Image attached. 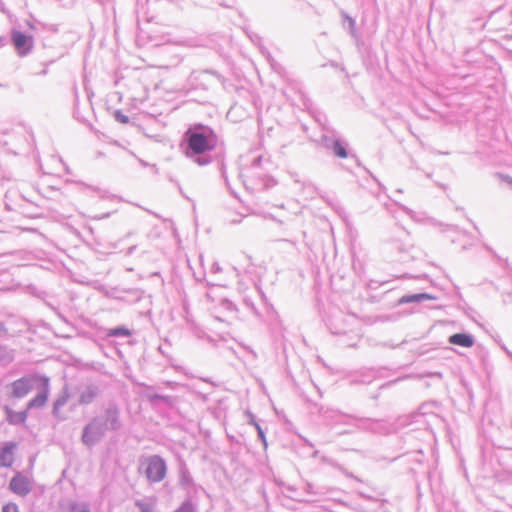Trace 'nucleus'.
<instances>
[{"mask_svg": "<svg viewBox=\"0 0 512 512\" xmlns=\"http://www.w3.org/2000/svg\"><path fill=\"white\" fill-rule=\"evenodd\" d=\"M95 417L101 421L107 432H118L123 427L121 409L115 401L108 402L102 413Z\"/></svg>", "mask_w": 512, "mask_h": 512, "instance_id": "f03ea898", "label": "nucleus"}, {"mask_svg": "<svg viewBox=\"0 0 512 512\" xmlns=\"http://www.w3.org/2000/svg\"><path fill=\"white\" fill-rule=\"evenodd\" d=\"M243 301H244V304H245L248 308H250V309H251L255 314H258V312H257V310H256V308H255V306H254V303H253V301H252L250 298L245 297V298L243 299Z\"/></svg>", "mask_w": 512, "mask_h": 512, "instance_id": "c756f323", "label": "nucleus"}, {"mask_svg": "<svg viewBox=\"0 0 512 512\" xmlns=\"http://www.w3.org/2000/svg\"><path fill=\"white\" fill-rule=\"evenodd\" d=\"M69 397L68 387L64 386L61 395L56 398L53 404L56 408H62L68 402Z\"/></svg>", "mask_w": 512, "mask_h": 512, "instance_id": "412c9836", "label": "nucleus"}, {"mask_svg": "<svg viewBox=\"0 0 512 512\" xmlns=\"http://www.w3.org/2000/svg\"><path fill=\"white\" fill-rule=\"evenodd\" d=\"M433 375H436V376H439V377H440V376H441V373L436 372V373H434Z\"/></svg>", "mask_w": 512, "mask_h": 512, "instance_id": "c03bdc74", "label": "nucleus"}, {"mask_svg": "<svg viewBox=\"0 0 512 512\" xmlns=\"http://www.w3.org/2000/svg\"><path fill=\"white\" fill-rule=\"evenodd\" d=\"M511 486H512V481H511Z\"/></svg>", "mask_w": 512, "mask_h": 512, "instance_id": "8fccbe9b", "label": "nucleus"}, {"mask_svg": "<svg viewBox=\"0 0 512 512\" xmlns=\"http://www.w3.org/2000/svg\"><path fill=\"white\" fill-rule=\"evenodd\" d=\"M5 414H6V420L11 425H20L24 424L28 417V410L27 408L23 411L16 412L13 409H11L9 406L4 407Z\"/></svg>", "mask_w": 512, "mask_h": 512, "instance_id": "4468645a", "label": "nucleus"}, {"mask_svg": "<svg viewBox=\"0 0 512 512\" xmlns=\"http://www.w3.org/2000/svg\"><path fill=\"white\" fill-rule=\"evenodd\" d=\"M398 345H390L391 348H396Z\"/></svg>", "mask_w": 512, "mask_h": 512, "instance_id": "de8ad7c7", "label": "nucleus"}, {"mask_svg": "<svg viewBox=\"0 0 512 512\" xmlns=\"http://www.w3.org/2000/svg\"><path fill=\"white\" fill-rule=\"evenodd\" d=\"M149 400L150 402L154 403V402H165V403H169L170 402V397L167 396V395H162V394H158V393H154V394H151L149 395Z\"/></svg>", "mask_w": 512, "mask_h": 512, "instance_id": "5701e85b", "label": "nucleus"}, {"mask_svg": "<svg viewBox=\"0 0 512 512\" xmlns=\"http://www.w3.org/2000/svg\"><path fill=\"white\" fill-rule=\"evenodd\" d=\"M218 136L214 130L203 124L190 125L182 136L180 148L184 155L198 166L212 162L211 152L215 150Z\"/></svg>", "mask_w": 512, "mask_h": 512, "instance_id": "f257e3e1", "label": "nucleus"}, {"mask_svg": "<svg viewBox=\"0 0 512 512\" xmlns=\"http://www.w3.org/2000/svg\"><path fill=\"white\" fill-rule=\"evenodd\" d=\"M2 512H19V509L15 503H7L3 505Z\"/></svg>", "mask_w": 512, "mask_h": 512, "instance_id": "c85d7f7f", "label": "nucleus"}, {"mask_svg": "<svg viewBox=\"0 0 512 512\" xmlns=\"http://www.w3.org/2000/svg\"><path fill=\"white\" fill-rule=\"evenodd\" d=\"M247 415H248V418H249V420H248V423H249V424H251V425H253V426H254V423H258V422L256 421L255 416H254L252 413L248 412V413H247Z\"/></svg>", "mask_w": 512, "mask_h": 512, "instance_id": "2f4dec72", "label": "nucleus"}, {"mask_svg": "<svg viewBox=\"0 0 512 512\" xmlns=\"http://www.w3.org/2000/svg\"><path fill=\"white\" fill-rule=\"evenodd\" d=\"M320 416L331 425L344 424L352 425L357 421L353 415L344 414L338 410L321 407L319 409Z\"/></svg>", "mask_w": 512, "mask_h": 512, "instance_id": "6e6552de", "label": "nucleus"}, {"mask_svg": "<svg viewBox=\"0 0 512 512\" xmlns=\"http://www.w3.org/2000/svg\"><path fill=\"white\" fill-rule=\"evenodd\" d=\"M502 349H503L505 352H507V351H508V349H507L504 345H502Z\"/></svg>", "mask_w": 512, "mask_h": 512, "instance_id": "37998d69", "label": "nucleus"}, {"mask_svg": "<svg viewBox=\"0 0 512 512\" xmlns=\"http://www.w3.org/2000/svg\"><path fill=\"white\" fill-rule=\"evenodd\" d=\"M11 41L20 56H25L33 48V37L18 30H12Z\"/></svg>", "mask_w": 512, "mask_h": 512, "instance_id": "9d476101", "label": "nucleus"}, {"mask_svg": "<svg viewBox=\"0 0 512 512\" xmlns=\"http://www.w3.org/2000/svg\"><path fill=\"white\" fill-rule=\"evenodd\" d=\"M114 119L117 122L122 123V124L129 123V117L127 115L123 114L121 110H116L114 112Z\"/></svg>", "mask_w": 512, "mask_h": 512, "instance_id": "b1692460", "label": "nucleus"}, {"mask_svg": "<svg viewBox=\"0 0 512 512\" xmlns=\"http://www.w3.org/2000/svg\"><path fill=\"white\" fill-rule=\"evenodd\" d=\"M223 77L213 70L193 71L188 78V85L193 89L208 90L217 83H221Z\"/></svg>", "mask_w": 512, "mask_h": 512, "instance_id": "20e7f679", "label": "nucleus"}, {"mask_svg": "<svg viewBox=\"0 0 512 512\" xmlns=\"http://www.w3.org/2000/svg\"><path fill=\"white\" fill-rule=\"evenodd\" d=\"M436 297L428 294V293H416L411 295H404L399 299V304H408V303H419L424 300H435Z\"/></svg>", "mask_w": 512, "mask_h": 512, "instance_id": "dca6fc26", "label": "nucleus"}, {"mask_svg": "<svg viewBox=\"0 0 512 512\" xmlns=\"http://www.w3.org/2000/svg\"><path fill=\"white\" fill-rule=\"evenodd\" d=\"M59 410L60 408H56V406L53 404L52 414L54 417H59Z\"/></svg>", "mask_w": 512, "mask_h": 512, "instance_id": "f704fd0d", "label": "nucleus"}, {"mask_svg": "<svg viewBox=\"0 0 512 512\" xmlns=\"http://www.w3.org/2000/svg\"><path fill=\"white\" fill-rule=\"evenodd\" d=\"M260 158H257L255 161H254V164H258L260 162Z\"/></svg>", "mask_w": 512, "mask_h": 512, "instance_id": "79ce46f5", "label": "nucleus"}, {"mask_svg": "<svg viewBox=\"0 0 512 512\" xmlns=\"http://www.w3.org/2000/svg\"><path fill=\"white\" fill-rule=\"evenodd\" d=\"M108 216H109V214L107 213V214L103 215L101 218H107Z\"/></svg>", "mask_w": 512, "mask_h": 512, "instance_id": "a18cd8bd", "label": "nucleus"}, {"mask_svg": "<svg viewBox=\"0 0 512 512\" xmlns=\"http://www.w3.org/2000/svg\"><path fill=\"white\" fill-rule=\"evenodd\" d=\"M135 506L140 510V512H152L151 505L142 500H137L135 502Z\"/></svg>", "mask_w": 512, "mask_h": 512, "instance_id": "a878e982", "label": "nucleus"}, {"mask_svg": "<svg viewBox=\"0 0 512 512\" xmlns=\"http://www.w3.org/2000/svg\"><path fill=\"white\" fill-rule=\"evenodd\" d=\"M49 378L44 375L35 387L38 393L27 403V410L42 408L48 400L50 392Z\"/></svg>", "mask_w": 512, "mask_h": 512, "instance_id": "1a4fd4ad", "label": "nucleus"}, {"mask_svg": "<svg viewBox=\"0 0 512 512\" xmlns=\"http://www.w3.org/2000/svg\"><path fill=\"white\" fill-rule=\"evenodd\" d=\"M211 271L214 273H217V272L221 271V267L219 266L218 263H214L211 267Z\"/></svg>", "mask_w": 512, "mask_h": 512, "instance_id": "473e14b6", "label": "nucleus"}, {"mask_svg": "<svg viewBox=\"0 0 512 512\" xmlns=\"http://www.w3.org/2000/svg\"><path fill=\"white\" fill-rule=\"evenodd\" d=\"M42 377H44V375L30 374L13 381L8 386L11 389L9 396L18 399L25 397L35 389Z\"/></svg>", "mask_w": 512, "mask_h": 512, "instance_id": "39448f33", "label": "nucleus"}, {"mask_svg": "<svg viewBox=\"0 0 512 512\" xmlns=\"http://www.w3.org/2000/svg\"><path fill=\"white\" fill-rule=\"evenodd\" d=\"M144 473L149 482H161L167 474V465L165 460L159 455L149 456L146 460Z\"/></svg>", "mask_w": 512, "mask_h": 512, "instance_id": "423d86ee", "label": "nucleus"}, {"mask_svg": "<svg viewBox=\"0 0 512 512\" xmlns=\"http://www.w3.org/2000/svg\"><path fill=\"white\" fill-rule=\"evenodd\" d=\"M323 145L333 151L334 155L339 158H347V144L340 139H334L328 136L322 138Z\"/></svg>", "mask_w": 512, "mask_h": 512, "instance_id": "f8f14e48", "label": "nucleus"}, {"mask_svg": "<svg viewBox=\"0 0 512 512\" xmlns=\"http://www.w3.org/2000/svg\"><path fill=\"white\" fill-rule=\"evenodd\" d=\"M179 483L184 488H189L193 485V478L190 474L186 464L182 463L179 469Z\"/></svg>", "mask_w": 512, "mask_h": 512, "instance_id": "a211bd4d", "label": "nucleus"}, {"mask_svg": "<svg viewBox=\"0 0 512 512\" xmlns=\"http://www.w3.org/2000/svg\"><path fill=\"white\" fill-rule=\"evenodd\" d=\"M221 306H222L225 310H228V311H236V310H237V309H236V305H235L232 301H230V300H228V299H223V300L221 301Z\"/></svg>", "mask_w": 512, "mask_h": 512, "instance_id": "cd10ccee", "label": "nucleus"}, {"mask_svg": "<svg viewBox=\"0 0 512 512\" xmlns=\"http://www.w3.org/2000/svg\"><path fill=\"white\" fill-rule=\"evenodd\" d=\"M448 342L453 345L469 348L474 345L475 339L469 333H455L449 336Z\"/></svg>", "mask_w": 512, "mask_h": 512, "instance_id": "2eb2a0df", "label": "nucleus"}, {"mask_svg": "<svg viewBox=\"0 0 512 512\" xmlns=\"http://www.w3.org/2000/svg\"><path fill=\"white\" fill-rule=\"evenodd\" d=\"M254 427H255V429L257 431L258 438L261 440V442L263 443L264 447L266 448L267 447V441H266V436H265L264 430L259 425V423H254Z\"/></svg>", "mask_w": 512, "mask_h": 512, "instance_id": "393cba45", "label": "nucleus"}, {"mask_svg": "<svg viewBox=\"0 0 512 512\" xmlns=\"http://www.w3.org/2000/svg\"><path fill=\"white\" fill-rule=\"evenodd\" d=\"M175 512H195V507L191 500H185Z\"/></svg>", "mask_w": 512, "mask_h": 512, "instance_id": "4be33fe9", "label": "nucleus"}, {"mask_svg": "<svg viewBox=\"0 0 512 512\" xmlns=\"http://www.w3.org/2000/svg\"><path fill=\"white\" fill-rule=\"evenodd\" d=\"M2 41V39L0 38V42Z\"/></svg>", "mask_w": 512, "mask_h": 512, "instance_id": "09e8293b", "label": "nucleus"}, {"mask_svg": "<svg viewBox=\"0 0 512 512\" xmlns=\"http://www.w3.org/2000/svg\"><path fill=\"white\" fill-rule=\"evenodd\" d=\"M14 360V352L5 345L0 344V364L7 366Z\"/></svg>", "mask_w": 512, "mask_h": 512, "instance_id": "6ab92c4d", "label": "nucleus"}, {"mask_svg": "<svg viewBox=\"0 0 512 512\" xmlns=\"http://www.w3.org/2000/svg\"><path fill=\"white\" fill-rule=\"evenodd\" d=\"M72 512H90L89 506L83 504H73L71 507Z\"/></svg>", "mask_w": 512, "mask_h": 512, "instance_id": "bb28decb", "label": "nucleus"}, {"mask_svg": "<svg viewBox=\"0 0 512 512\" xmlns=\"http://www.w3.org/2000/svg\"><path fill=\"white\" fill-rule=\"evenodd\" d=\"M102 393V389L97 383H87L77 389L78 399L76 404L87 406L92 404Z\"/></svg>", "mask_w": 512, "mask_h": 512, "instance_id": "0eeeda50", "label": "nucleus"}, {"mask_svg": "<svg viewBox=\"0 0 512 512\" xmlns=\"http://www.w3.org/2000/svg\"><path fill=\"white\" fill-rule=\"evenodd\" d=\"M106 429L95 416L83 427L81 434V442L87 448H92L99 444L106 436Z\"/></svg>", "mask_w": 512, "mask_h": 512, "instance_id": "7ed1b4c3", "label": "nucleus"}, {"mask_svg": "<svg viewBox=\"0 0 512 512\" xmlns=\"http://www.w3.org/2000/svg\"><path fill=\"white\" fill-rule=\"evenodd\" d=\"M5 330V326L4 324L0 321V331H4Z\"/></svg>", "mask_w": 512, "mask_h": 512, "instance_id": "4c0bfd02", "label": "nucleus"}, {"mask_svg": "<svg viewBox=\"0 0 512 512\" xmlns=\"http://www.w3.org/2000/svg\"><path fill=\"white\" fill-rule=\"evenodd\" d=\"M9 489L13 493L24 497L31 492L32 487L29 479L22 473L17 472L10 480Z\"/></svg>", "mask_w": 512, "mask_h": 512, "instance_id": "9b49d317", "label": "nucleus"}, {"mask_svg": "<svg viewBox=\"0 0 512 512\" xmlns=\"http://www.w3.org/2000/svg\"><path fill=\"white\" fill-rule=\"evenodd\" d=\"M16 443L6 442L0 447V467L10 468L14 462Z\"/></svg>", "mask_w": 512, "mask_h": 512, "instance_id": "ddd939ff", "label": "nucleus"}, {"mask_svg": "<svg viewBox=\"0 0 512 512\" xmlns=\"http://www.w3.org/2000/svg\"><path fill=\"white\" fill-rule=\"evenodd\" d=\"M135 250H136V246H135V245H133V246L129 247V248H128V250H127V255H131V254H133V252H134Z\"/></svg>", "mask_w": 512, "mask_h": 512, "instance_id": "c9c22d12", "label": "nucleus"}, {"mask_svg": "<svg viewBox=\"0 0 512 512\" xmlns=\"http://www.w3.org/2000/svg\"><path fill=\"white\" fill-rule=\"evenodd\" d=\"M246 34L253 43H258L260 41V37L256 33L246 31Z\"/></svg>", "mask_w": 512, "mask_h": 512, "instance_id": "7c9ffc66", "label": "nucleus"}, {"mask_svg": "<svg viewBox=\"0 0 512 512\" xmlns=\"http://www.w3.org/2000/svg\"><path fill=\"white\" fill-rule=\"evenodd\" d=\"M305 188H307L309 190V193L312 194L313 192H316V187L312 184H306L305 185Z\"/></svg>", "mask_w": 512, "mask_h": 512, "instance_id": "72a5a7b5", "label": "nucleus"}, {"mask_svg": "<svg viewBox=\"0 0 512 512\" xmlns=\"http://www.w3.org/2000/svg\"><path fill=\"white\" fill-rule=\"evenodd\" d=\"M132 335V331L126 326H116L106 330V337L108 338H128Z\"/></svg>", "mask_w": 512, "mask_h": 512, "instance_id": "f3484780", "label": "nucleus"}, {"mask_svg": "<svg viewBox=\"0 0 512 512\" xmlns=\"http://www.w3.org/2000/svg\"><path fill=\"white\" fill-rule=\"evenodd\" d=\"M506 354L512 359V352L511 351H507Z\"/></svg>", "mask_w": 512, "mask_h": 512, "instance_id": "a19ab883", "label": "nucleus"}, {"mask_svg": "<svg viewBox=\"0 0 512 512\" xmlns=\"http://www.w3.org/2000/svg\"><path fill=\"white\" fill-rule=\"evenodd\" d=\"M506 354L512 359V352L511 351H507Z\"/></svg>", "mask_w": 512, "mask_h": 512, "instance_id": "ea45409f", "label": "nucleus"}, {"mask_svg": "<svg viewBox=\"0 0 512 512\" xmlns=\"http://www.w3.org/2000/svg\"><path fill=\"white\" fill-rule=\"evenodd\" d=\"M506 354L512 359V352L511 351H507Z\"/></svg>", "mask_w": 512, "mask_h": 512, "instance_id": "58836bf2", "label": "nucleus"}, {"mask_svg": "<svg viewBox=\"0 0 512 512\" xmlns=\"http://www.w3.org/2000/svg\"><path fill=\"white\" fill-rule=\"evenodd\" d=\"M342 16H343L344 20H345V21L347 22V24H348V32H349V34L351 35V37H352L353 39H355V40H356V42H359V40H360V36H359V34H358L357 30H356V27H355V26H356V22H355L354 18L350 17V16H349L346 12H344V11L342 12Z\"/></svg>", "mask_w": 512, "mask_h": 512, "instance_id": "aec40b11", "label": "nucleus"}, {"mask_svg": "<svg viewBox=\"0 0 512 512\" xmlns=\"http://www.w3.org/2000/svg\"><path fill=\"white\" fill-rule=\"evenodd\" d=\"M372 425H380L381 421H377V420H370Z\"/></svg>", "mask_w": 512, "mask_h": 512, "instance_id": "e433bc0d", "label": "nucleus"}, {"mask_svg": "<svg viewBox=\"0 0 512 512\" xmlns=\"http://www.w3.org/2000/svg\"><path fill=\"white\" fill-rule=\"evenodd\" d=\"M314 457L318 456V451H315L313 454Z\"/></svg>", "mask_w": 512, "mask_h": 512, "instance_id": "49530a36", "label": "nucleus"}]
</instances>
